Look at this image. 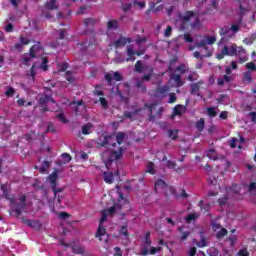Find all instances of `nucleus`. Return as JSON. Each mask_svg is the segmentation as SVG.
<instances>
[{
	"label": "nucleus",
	"instance_id": "60",
	"mask_svg": "<svg viewBox=\"0 0 256 256\" xmlns=\"http://www.w3.org/2000/svg\"><path fill=\"white\" fill-rule=\"evenodd\" d=\"M195 253H197V248L193 247V248H190L188 255L195 256Z\"/></svg>",
	"mask_w": 256,
	"mask_h": 256
},
{
	"label": "nucleus",
	"instance_id": "42",
	"mask_svg": "<svg viewBox=\"0 0 256 256\" xmlns=\"http://www.w3.org/2000/svg\"><path fill=\"white\" fill-rule=\"evenodd\" d=\"M197 219V214H189L186 217V223H191V221H195Z\"/></svg>",
	"mask_w": 256,
	"mask_h": 256
},
{
	"label": "nucleus",
	"instance_id": "37",
	"mask_svg": "<svg viewBox=\"0 0 256 256\" xmlns=\"http://www.w3.org/2000/svg\"><path fill=\"white\" fill-rule=\"evenodd\" d=\"M49 168V162L44 161L42 167L39 168L40 173H47V169Z\"/></svg>",
	"mask_w": 256,
	"mask_h": 256
},
{
	"label": "nucleus",
	"instance_id": "6",
	"mask_svg": "<svg viewBox=\"0 0 256 256\" xmlns=\"http://www.w3.org/2000/svg\"><path fill=\"white\" fill-rule=\"evenodd\" d=\"M40 55H43V48H41V46L39 45L32 46L30 49V53L23 56L24 65H29V63H31V60L35 59V57H40Z\"/></svg>",
	"mask_w": 256,
	"mask_h": 256
},
{
	"label": "nucleus",
	"instance_id": "15",
	"mask_svg": "<svg viewBox=\"0 0 256 256\" xmlns=\"http://www.w3.org/2000/svg\"><path fill=\"white\" fill-rule=\"evenodd\" d=\"M154 189L156 193H166L167 189H169V186H167L165 181L160 179L155 183Z\"/></svg>",
	"mask_w": 256,
	"mask_h": 256
},
{
	"label": "nucleus",
	"instance_id": "2",
	"mask_svg": "<svg viewBox=\"0 0 256 256\" xmlns=\"http://www.w3.org/2000/svg\"><path fill=\"white\" fill-rule=\"evenodd\" d=\"M225 55H228V57H235V55H239L240 63H245V61L249 59L245 48H243L242 46L237 47V44H230L224 46L222 52L217 55V59H223Z\"/></svg>",
	"mask_w": 256,
	"mask_h": 256
},
{
	"label": "nucleus",
	"instance_id": "39",
	"mask_svg": "<svg viewBox=\"0 0 256 256\" xmlns=\"http://www.w3.org/2000/svg\"><path fill=\"white\" fill-rule=\"evenodd\" d=\"M71 105H74L76 113L79 112V107H83V109H85V106H83V101H79L77 103L73 102Z\"/></svg>",
	"mask_w": 256,
	"mask_h": 256
},
{
	"label": "nucleus",
	"instance_id": "23",
	"mask_svg": "<svg viewBox=\"0 0 256 256\" xmlns=\"http://www.w3.org/2000/svg\"><path fill=\"white\" fill-rule=\"evenodd\" d=\"M226 193H228V195H237L241 193V186L233 185L232 188H226Z\"/></svg>",
	"mask_w": 256,
	"mask_h": 256
},
{
	"label": "nucleus",
	"instance_id": "5",
	"mask_svg": "<svg viewBox=\"0 0 256 256\" xmlns=\"http://www.w3.org/2000/svg\"><path fill=\"white\" fill-rule=\"evenodd\" d=\"M179 25H183V23H190L192 29H199L201 27V23L199 22V18L193 11H188L185 15L180 16L177 22Z\"/></svg>",
	"mask_w": 256,
	"mask_h": 256
},
{
	"label": "nucleus",
	"instance_id": "8",
	"mask_svg": "<svg viewBox=\"0 0 256 256\" xmlns=\"http://www.w3.org/2000/svg\"><path fill=\"white\" fill-rule=\"evenodd\" d=\"M25 196H21L18 199L11 201V211L16 213V215H21L23 209H25Z\"/></svg>",
	"mask_w": 256,
	"mask_h": 256
},
{
	"label": "nucleus",
	"instance_id": "63",
	"mask_svg": "<svg viewBox=\"0 0 256 256\" xmlns=\"http://www.w3.org/2000/svg\"><path fill=\"white\" fill-rule=\"evenodd\" d=\"M60 219H67L69 217V214L67 212H61L59 214Z\"/></svg>",
	"mask_w": 256,
	"mask_h": 256
},
{
	"label": "nucleus",
	"instance_id": "9",
	"mask_svg": "<svg viewBox=\"0 0 256 256\" xmlns=\"http://www.w3.org/2000/svg\"><path fill=\"white\" fill-rule=\"evenodd\" d=\"M239 31V25L234 24L231 26V28L225 26L223 28L220 29L219 34L221 35V37H235V33H237Z\"/></svg>",
	"mask_w": 256,
	"mask_h": 256
},
{
	"label": "nucleus",
	"instance_id": "55",
	"mask_svg": "<svg viewBox=\"0 0 256 256\" xmlns=\"http://www.w3.org/2000/svg\"><path fill=\"white\" fill-rule=\"evenodd\" d=\"M57 117H58L59 121H61V123H67V119L65 118V115L58 114Z\"/></svg>",
	"mask_w": 256,
	"mask_h": 256
},
{
	"label": "nucleus",
	"instance_id": "35",
	"mask_svg": "<svg viewBox=\"0 0 256 256\" xmlns=\"http://www.w3.org/2000/svg\"><path fill=\"white\" fill-rule=\"evenodd\" d=\"M5 95L6 97H13V95H15V89L13 87H7Z\"/></svg>",
	"mask_w": 256,
	"mask_h": 256
},
{
	"label": "nucleus",
	"instance_id": "22",
	"mask_svg": "<svg viewBox=\"0 0 256 256\" xmlns=\"http://www.w3.org/2000/svg\"><path fill=\"white\" fill-rule=\"evenodd\" d=\"M93 124L87 123L82 126V134L83 135H91L93 133Z\"/></svg>",
	"mask_w": 256,
	"mask_h": 256
},
{
	"label": "nucleus",
	"instance_id": "21",
	"mask_svg": "<svg viewBox=\"0 0 256 256\" xmlns=\"http://www.w3.org/2000/svg\"><path fill=\"white\" fill-rule=\"evenodd\" d=\"M201 50V59L205 57H211L213 55V48L212 47H207V46H202Z\"/></svg>",
	"mask_w": 256,
	"mask_h": 256
},
{
	"label": "nucleus",
	"instance_id": "49",
	"mask_svg": "<svg viewBox=\"0 0 256 256\" xmlns=\"http://www.w3.org/2000/svg\"><path fill=\"white\" fill-rule=\"evenodd\" d=\"M61 157L62 159H64V161H66V163H69V161H71V155H69L68 153H63Z\"/></svg>",
	"mask_w": 256,
	"mask_h": 256
},
{
	"label": "nucleus",
	"instance_id": "4",
	"mask_svg": "<svg viewBox=\"0 0 256 256\" xmlns=\"http://www.w3.org/2000/svg\"><path fill=\"white\" fill-rule=\"evenodd\" d=\"M123 157V148H118L117 150L108 149L102 153V160L105 163L107 169H109V165L113 163V161H117V159H121Z\"/></svg>",
	"mask_w": 256,
	"mask_h": 256
},
{
	"label": "nucleus",
	"instance_id": "16",
	"mask_svg": "<svg viewBox=\"0 0 256 256\" xmlns=\"http://www.w3.org/2000/svg\"><path fill=\"white\" fill-rule=\"evenodd\" d=\"M105 79L106 81H108V83H111V81H121V79H123V77L121 76V73L119 72H110V73H107L105 75Z\"/></svg>",
	"mask_w": 256,
	"mask_h": 256
},
{
	"label": "nucleus",
	"instance_id": "12",
	"mask_svg": "<svg viewBox=\"0 0 256 256\" xmlns=\"http://www.w3.org/2000/svg\"><path fill=\"white\" fill-rule=\"evenodd\" d=\"M169 85H172V87H183L185 85V82L179 75H171L169 79Z\"/></svg>",
	"mask_w": 256,
	"mask_h": 256
},
{
	"label": "nucleus",
	"instance_id": "36",
	"mask_svg": "<svg viewBox=\"0 0 256 256\" xmlns=\"http://www.w3.org/2000/svg\"><path fill=\"white\" fill-rule=\"evenodd\" d=\"M251 11V8L249 6H243V4L240 5V15H245L246 13H249Z\"/></svg>",
	"mask_w": 256,
	"mask_h": 256
},
{
	"label": "nucleus",
	"instance_id": "56",
	"mask_svg": "<svg viewBox=\"0 0 256 256\" xmlns=\"http://www.w3.org/2000/svg\"><path fill=\"white\" fill-rule=\"evenodd\" d=\"M20 43H21V45H29L30 41L27 38L21 37Z\"/></svg>",
	"mask_w": 256,
	"mask_h": 256
},
{
	"label": "nucleus",
	"instance_id": "31",
	"mask_svg": "<svg viewBox=\"0 0 256 256\" xmlns=\"http://www.w3.org/2000/svg\"><path fill=\"white\" fill-rule=\"evenodd\" d=\"M168 137L169 139H172V140L177 139V137H179V130H169Z\"/></svg>",
	"mask_w": 256,
	"mask_h": 256
},
{
	"label": "nucleus",
	"instance_id": "47",
	"mask_svg": "<svg viewBox=\"0 0 256 256\" xmlns=\"http://www.w3.org/2000/svg\"><path fill=\"white\" fill-rule=\"evenodd\" d=\"M238 255L239 256H249V251H247V248H243V249L239 250Z\"/></svg>",
	"mask_w": 256,
	"mask_h": 256
},
{
	"label": "nucleus",
	"instance_id": "58",
	"mask_svg": "<svg viewBox=\"0 0 256 256\" xmlns=\"http://www.w3.org/2000/svg\"><path fill=\"white\" fill-rule=\"evenodd\" d=\"M246 67H247L248 69H251V71H255V63H253V62L247 63V64H246Z\"/></svg>",
	"mask_w": 256,
	"mask_h": 256
},
{
	"label": "nucleus",
	"instance_id": "50",
	"mask_svg": "<svg viewBox=\"0 0 256 256\" xmlns=\"http://www.w3.org/2000/svg\"><path fill=\"white\" fill-rule=\"evenodd\" d=\"M248 191H250V193H253L256 191V183L255 182L250 183V185L248 187Z\"/></svg>",
	"mask_w": 256,
	"mask_h": 256
},
{
	"label": "nucleus",
	"instance_id": "52",
	"mask_svg": "<svg viewBox=\"0 0 256 256\" xmlns=\"http://www.w3.org/2000/svg\"><path fill=\"white\" fill-rule=\"evenodd\" d=\"M244 81L251 83V72L244 73Z\"/></svg>",
	"mask_w": 256,
	"mask_h": 256
},
{
	"label": "nucleus",
	"instance_id": "17",
	"mask_svg": "<svg viewBox=\"0 0 256 256\" xmlns=\"http://www.w3.org/2000/svg\"><path fill=\"white\" fill-rule=\"evenodd\" d=\"M201 85H203V82L201 81L190 85L192 95H197L198 97L201 96V94H199V89H201Z\"/></svg>",
	"mask_w": 256,
	"mask_h": 256
},
{
	"label": "nucleus",
	"instance_id": "40",
	"mask_svg": "<svg viewBox=\"0 0 256 256\" xmlns=\"http://www.w3.org/2000/svg\"><path fill=\"white\" fill-rule=\"evenodd\" d=\"M84 25H86V27H90L95 25V20H93V18H87L84 20Z\"/></svg>",
	"mask_w": 256,
	"mask_h": 256
},
{
	"label": "nucleus",
	"instance_id": "45",
	"mask_svg": "<svg viewBox=\"0 0 256 256\" xmlns=\"http://www.w3.org/2000/svg\"><path fill=\"white\" fill-rule=\"evenodd\" d=\"M175 101H177V96L175 93H170L168 103H175Z\"/></svg>",
	"mask_w": 256,
	"mask_h": 256
},
{
	"label": "nucleus",
	"instance_id": "48",
	"mask_svg": "<svg viewBox=\"0 0 256 256\" xmlns=\"http://www.w3.org/2000/svg\"><path fill=\"white\" fill-rule=\"evenodd\" d=\"M173 31V28L171 26H168L164 31V36L171 37V32Z\"/></svg>",
	"mask_w": 256,
	"mask_h": 256
},
{
	"label": "nucleus",
	"instance_id": "41",
	"mask_svg": "<svg viewBox=\"0 0 256 256\" xmlns=\"http://www.w3.org/2000/svg\"><path fill=\"white\" fill-rule=\"evenodd\" d=\"M150 237H151V233L147 232V233L145 234V238H144V243H145V245H148V246L151 245V239H150Z\"/></svg>",
	"mask_w": 256,
	"mask_h": 256
},
{
	"label": "nucleus",
	"instance_id": "29",
	"mask_svg": "<svg viewBox=\"0 0 256 256\" xmlns=\"http://www.w3.org/2000/svg\"><path fill=\"white\" fill-rule=\"evenodd\" d=\"M57 177H58L57 172H53L52 174H50L48 176V181H50L53 188H55V183L57 181Z\"/></svg>",
	"mask_w": 256,
	"mask_h": 256
},
{
	"label": "nucleus",
	"instance_id": "30",
	"mask_svg": "<svg viewBox=\"0 0 256 256\" xmlns=\"http://www.w3.org/2000/svg\"><path fill=\"white\" fill-rule=\"evenodd\" d=\"M196 128L198 129V131H203V129H205V119L200 118L196 122Z\"/></svg>",
	"mask_w": 256,
	"mask_h": 256
},
{
	"label": "nucleus",
	"instance_id": "57",
	"mask_svg": "<svg viewBox=\"0 0 256 256\" xmlns=\"http://www.w3.org/2000/svg\"><path fill=\"white\" fill-rule=\"evenodd\" d=\"M140 254L141 255H149V249H147L146 247H143L140 249Z\"/></svg>",
	"mask_w": 256,
	"mask_h": 256
},
{
	"label": "nucleus",
	"instance_id": "38",
	"mask_svg": "<svg viewBox=\"0 0 256 256\" xmlns=\"http://www.w3.org/2000/svg\"><path fill=\"white\" fill-rule=\"evenodd\" d=\"M197 247H207V240H205V236L201 235V240L197 243Z\"/></svg>",
	"mask_w": 256,
	"mask_h": 256
},
{
	"label": "nucleus",
	"instance_id": "26",
	"mask_svg": "<svg viewBox=\"0 0 256 256\" xmlns=\"http://www.w3.org/2000/svg\"><path fill=\"white\" fill-rule=\"evenodd\" d=\"M183 113H185V106L177 105L174 107V114L172 117H175V115H183Z\"/></svg>",
	"mask_w": 256,
	"mask_h": 256
},
{
	"label": "nucleus",
	"instance_id": "33",
	"mask_svg": "<svg viewBox=\"0 0 256 256\" xmlns=\"http://www.w3.org/2000/svg\"><path fill=\"white\" fill-rule=\"evenodd\" d=\"M46 7L47 9H57V2L55 0H48Z\"/></svg>",
	"mask_w": 256,
	"mask_h": 256
},
{
	"label": "nucleus",
	"instance_id": "25",
	"mask_svg": "<svg viewBox=\"0 0 256 256\" xmlns=\"http://www.w3.org/2000/svg\"><path fill=\"white\" fill-rule=\"evenodd\" d=\"M103 179H104L105 183H108V184L113 183V181H114L113 173H111V172H104L103 173Z\"/></svg>",
	"mask_w": 256,
	"mask_h": 256
},
{
	"label": "nucleus",
	"instance_id": "14",
	"mask_svg": "<svg viewBox=\"0 0 256 256\" xmlns=\"http://www.w3.org/2000/svg\"><path fill=\"white\" fill-rule=\"evenodd\" d=\"M212 228L216 232V237L218 239L225 237V234L227 233V229L221 228L220 224H217L214 222V223H212Z\"/></svg>",
	"mask_w": 256,
	"mask_h": 256
},
{
	"label": "nucleus",
	"instance_id": "11",
	"mask_svg": "<svg viewBox=\"0 0 256 256\" xmlns=\"http://www.w3.org/2000/svg\"><path fill=\"white\" fill-rule=\"evenodd\" d=\"M146 107H148L149 111H150V121H155V119H157V117H161V113H163V107H159L158 111L155 113V115H153V111H155V109H157V104H150L147 105Z\"/></svg>",
	"mask_w": 256,
	"mask_h": 256
},
{
	"label": "nucleus",
	"instance_id": "62",
	"mask_svg": "<svg viewBox=\"0 0 256 256\" xmlns=\"http://www.w3.org/2000/svg\"><path fill=\"white\" fill-rule=\"evenodd\" d=\"M5 31H7V33H11V31H13V24H7Z\"/></svg>",
	"mask_w": 256,
	"mask_h": 256
},
{
	"label": "nucleus",
	"instance_id": "53",
	"mask_svg": "<svg viewBox=\"0 0 256 256\" xmlns=\"http://www.w3.org/2000/svg\"><path fill=\"white\" fill-rule=\"evenodd\" d=\"M120 235H124V237H127L129 233L127 232V226H122V229L120 230Z\"/></svg>",
	"mask_w": 256,
	"mask_h": 256
},
{
	"label": "nucleus",
	"instance_id": "28",
	"mask_svg": "<svg viewBox=\"0 0 256 256\" xmlns=\"http://www.w3.org/2000/svg\"><path fill=\"white\" fill-rule=\"evenodd\" d=\"M206 157H209L213 161H217V159H219V157L217 156V152H215V150H208L206 152Z\"/></svg>",
	"mask_w": 256,
	"mask_h": 256
},
{
	"label": "nucleus",
	"instance_id": "64",
	"mask_svg": "<svg viewBox=\"0 0 256 256\" xmlns=\"http://www.w3.org/2000/svg\"><path fill=\"white\" fill-rule=\"evenodd\" d=\"M122 9L123 11H129V9H131V4H123Z\"/></svg>",
	"mask_w": 256,
	"mask_h": 256
},
{
	"label": "nucleus",
	"instance_id": "44",
	"mask_svg": "<svg viewBox=\"0 0 256 256\" xmlns=\"http://www.w3.org/2000/svg\"><path fill=\"white\" fill-rule=\"evenodd\" d=\"M161 251V247H151L150 248V255H155V253H159Z\"/></svg>",
	"mask_w": 256,
	"mask_h": 256
},
{
	"label": "nucleus",
	"instance_id": "32",
	"mask_svg": "<svg viewBox=\"0 0 256 256\" xmlns=\"http://www.w3.org/2000/svg\"><path fill=\"white\" fill-rule=\"evenodd\" d=\"M147 173H150L151 175H155V164H153V162H149L147 164Z\"/></svg>",
	"mask_w": 256,
	"mask_h": 256
},
{
	"label": "nucleus",
	"instance_id": "3",
	"mask_svg": "<svg viewBox=\"0 0 256 256\" xmlns=\"http://www.w3.org/2000/svg\"><path fill=\"white\" fill-rule=\"evenodd\" d=\"M125 137V133L123 132H119L117 135L111 134L108 136H101L99 139V145H102V147H115L117 143L118 145H121V143L125 141Z\"/></svg>",
	"mask_w": 256,
	"mask_h": 256
},
{
	"label": "nucleus",
	"instance_id": "46",
	"mask_svg": "<svg viewBox=\"0 0 256 256\" xmlns=\"http://www.w3.org/2000/svg\"><path fill=\"white\" fill-rule=\"evenodd\" d=\"M135 71H137V73H141L143 71V66L141 65V61H138L135 65Z\"/></svg>",
	"mask_w": 256,
	"mask_h": 256
},
{
	"label": "nucleus",
	"instance_id": "20",
	"mask_svg": "<svg viewBox=\"0 0 256 256\" xmlns=\"http://www.w3.org/2000/svg\"><path fill=\"white\" fill-rule=\"evenodd\" d=\"M233 79H235L234 75H231V76L224 75L223 77L218 78L217 84L222 86V85H225V83H231Z\"/></svg>",
	"mask_w": 256,
	"mask_h": 256
},
{
	"label": "nucleus",
	"instance_id": "19",
	"mask_svg": "<svg viewBox=\"0 0 256 256\" xmlns=\"http://www.w3.org/2000/svg\"><path fill=\"white\" fill-rule=\"evenodd\" d=\"M39 103L40 105H49V103H52L53 105H55V107H57V103H55V101L53 100V98L44 95L39 99Z\"/></svg>",
	"mask_w": 256,
	"mask_h": 256
},
{
	"label": "nucleus",
	"instance_id": "1",
	"mask_svg": "<svg viewBox=\"0 0 256 256\" xmlns=\"http://www.w3.org/2000/svg\"><path fill=\"white\" fill-rule=\"evenodd\" d=\"M118 195V201L114 203V205L109 209L102 211V217L100 219V225L96 232V238L99 239V241H104V243H107L109 236L107 235V230L103 228V223L107 221V217L109 215H113L114 213H116V211H121L123 207H127V205H129V200L123 197V194H121V192H119Z\"/></svg>",
	"mask_w": 256,
	"mask_h": 256
},
{
	"label": "nucleus",
	"instance_id": "10",
	"mask_svg": "<svg viewBox=\"0 0 256 256\" xmlns=\"http://www.w3.org/2000/svg\"><path fill=\"white\" fill-rule=\"evenodd\" d=\"M217 41V36L211 35V36H204L203 39L196 43V47H205L207 45H213Z\"/></svg>",
	"mask_w": 256,
	"mask_h": 256
},
{
	"label": "nucleus",
	"instance_id": "7",
	"mask_svg": "<svg viewBox=\"0 0 256 256\" xmlns=\"http://www.w3.org/2000/svg\"><path fill=\"white\" fill-rule=\"evenodd\" d=\"M47 58H40L38 60V62H35L31 68V72H30V79L33 81L34 77H35V73H37V71H39V69H41L42 71H47V69H49V66H47Z\"/></svg>",
	"mask_w": 256,
	"mask_h": 256
},
{
	"label": "nucleus",
	"instance_id": "51",
	"mask_svg": "<svg viewBox=\"0 0 256 256\" xmlns=\"http://www.w3.org/2000/svg\"><path fill=\"white\" fill-rule=\"evenodd\" d=\"M184 41H186V43H193V38L190 34H184Z\"/></svg>",
	"mask_w": 256,
	"mask_h": 256
},
{
	"label": "nucleus",
	"instance_id": "61",
	"mask_svg": "<svg viewBox=\"0 0 256 256\" xmlns=\"http://www.w3.org/2000/svg\"><path fill=\"white\" fill-rule=\"evenodd\" d=\"M249 117L253 123L256 121V112H250Z\"/></svg>",
	"mask_w": 256,
	"mask_h": 256
},
{
	"label": "nucleus",
	"instance_id": "59",
	"mask_svg": "<svg viewBox=\"0 0 256 256\" xmlns=\"http://www.w3.org/2000/svg\"><path fill=\"white\" fill-rule=\"evenodd\" d=\"M100 103L104 109H107V100L105 98H100Z\"/></svg>",
	"mask_w": 256,
	"mask_h": 256
},
{
	"label": "nucleus",
	"instance_id": "24",
	"mask_svg": "<svg viewBox=\"0 0 256 256\" xmlns=\"http://www.w3.org/2000/svg\"><path fill=\"white\" fill-rule=\"evenodd\" d=\"M108 31H115L119 28V22L117 20H109L107 23Z\"/></svg>",
	"mask_w": 256,
	"mask_h": 256
},
{
	"label": "nucleus",
	"instance_id": "13",
	"mask_svg": "<svg viewBox=\"0 0 256 256\" xmlns=\"http://www.w3.org/2000/svg\"><path fill=\"white\" fill-rule=\"evenodd\" d=\"M129 43H131V38L120 36L112 45L116 47V49H121V47L129 45Z\"/></svg>",
	"mask_w": 256,
	"mask_h": 256
},
{
	"label": "nucleus",
	"instance_id": "43",
	"mask_svg": "<svg viewBox=\"0 0 256 256\" xmlns=\"http://www.w3.org/2000/svg\"><path fill=\"white\" fill-rule=\"evenodd\" d=\"M177 71H179V73H187V71H189V68L183 64L177 68Z\"/></svg>",
	"mask_w": 256,
	"mask_h": 256
},
{
	"label": "nucleus",
	"instance_id": "18",
	"mask_svg": "<svg viewBox=\"0 0 256 256\" xmlns=\"http://www.w3.org/2000/svg\"><path fill=\"white\" fill-rule=\"evenodd\" d=\"M134 55H136L135 50H133L132 46H128L127 47V56H128V58L126 59V61L127 62L135 61V56ZM137 55H143V52L142 53H137Z\"/></svg>",
	"mask_w": 256,
	"mask_h": 256
},
{
	"label": "nucleus",
	"instance_id": "27",
	"mask_svg": "<svg viewBox=\"0 0 256 256\" xmlns=\"http://www.w3.org/2000/svg\"><path fill=\"white\" fill-rule=\"evenodd\" d=\"M158 93L160 97H167V94L169 93V86H162L158 89Z\"/></svg>",
	"mask_w": 256,
	"mask_h": 256
},
{
	"label": "nucleus",
	"instance_id": "54",
	"mask_svg": "<svg viewBox=\"0 0 256 256\" xmlns=\"http://www.w3.org/2000/svg\"><path fill=\"white\" fill-rule=\"evenodd\" d=\"M230 147L232 149H235V147H237V138H233L232 140H230Z\"/></svg>",
	"mask_w": 256,
	"mask_h": 256
},
{
	"label": "nucleus",
	"instance_id": "34",
	"mask_svg": "<svg viewBox=\"0 0 256 256\" xmlns=\"http://www.w3.org/2000/svg\"><path fill=\"white\" fill-rule=\"evenodd\" d=\"M207 114L209 117H216L217 116V108L210 107L207 109Z\"/></svg>",
	"mask_w": 256,
	"mask_h": 256
}]
</instances>
